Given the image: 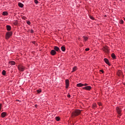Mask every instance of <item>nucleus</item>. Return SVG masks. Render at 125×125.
<instances>
[{"mask_svg": "<svg viewBox=\"0 0 125 125\" xmlns=\"http://www.w3.org/2000/svg\"><path fill=\"white\" fill-rule=\"evenodd\" d=\"M6 112H2L1 114V117L2 118H5V117H6Z\"/></svg>", "mask_w": 125, "mask_h": 125, "instance_id": "nucleus-13", "label": "nucleus"}, {"mask_svg": "<svg viewBox=\"0 0 125 125\" xmlns=\"http://www.w3.org/2000/svg\"><path fill=\"white\" fill-rule=\"evenodd\" d=\"M116 112L117 113V114H118V118H120V117L122 116V108H121V107L118 106L116 107Z\"/></svg>", "mask_w": 125, "mask_h": 125, "instance_id": "nucleus-3", "label": "nucleus"}, {"mask_svg": "<svg viewBox=\"0 0 125 125\" xmlns=\"http://www.w3.org/2000/svg\"><path fill=\"white\" fill-rule=\"evenodd\" d=\"M55 120H56V121H57V122H59V121H60V117H56Z\"/></svg>", "mask_w": 125, "mask_h": 125, "instance_id": "nucleus-25", "label": "nucleus"}, {"mask_svg": "<svg viewBox=\"0 0 125 125\" xmlns=\"http://www.w3.org/2000/svg\"><path fill=\"white\" fill-rule=\"evenodd\" d=\"M102 49L105 54H108V53L110 52L109 51V47H108L107 46H103Z\"/></svg>", "mask_w": 125, "mask_h": 125, "instance_id": "nucleus-2", "label": "nucleus"}, {"mask_svg": "<svg viewBox=\"0 0 125 125\" xmlns=\"http://www.w3.org/2000/svg\"><path fill=\"white\" fill-rule=\"evenodd\" d=\"M98 105H99V106H102V103L101 102H98Z\"/></svg>", "mask_w": 125, "mask_h": 125, "instance_id": "nucleus-31", "label": "nucleus"}, {"mask_svg": "<svg viewBox=\"0 0 125 125\" xmlns=\"http://www.w3.org/2000/svg\"><path fill=\"white\" fill-rule=\"evenodd\" d=\"M2 15L3 16H6L7 15H8V13H7V12H6V11L3 12Z\"/></svg>", "mask_w": 125, "mask_h": 125, "instance_id": "nucleus-19", "label": "nucleus"}, {"mask_svg": "<svg viewBox=\"0 0 125 125\" xmlns=\"http://www.w3.org/2000/svg\"><path fill=\"white\" fill-rule=\"evenodd\" d=\"M6 28L8 31H10V30H11V26L10 25H6Z\"/></svg>", "mask_w": 125, "mask_h": 125, "instance_id": "nucleus-15", "label": "nucleus"}, {"mask_svg": "<svg viewBox=\"0 0 125 125\" xmlns=\"http://www.w3.org/2000/svg\"><path fill=\"white\" fill-rule=\"evenodd\" d=\"M61 50L62 51H65V50H66V48H65V46H62L61 47Z\"/></svg>", "mask_w": 125, "mask_h": 125, "instance_id": "nucleus-23", "label": "nucleus"}, {"mask_svg": "<svg viewBox=\"0 0 125 125\" xmlns=\"http://www.w3.org/2000/svg\"><path fill=\"white\" fill-rule=\"evenodd\" d=\"M111 57L113 58V59H116V55H115L114 53H112L111 54Z\"/></svg>", "mask_w": 125, "mask_h": 125, "instance_id": "nucleus-22", "label": "nucleus"}, {"mask_svg": "<svg viewBox=\"0 0 125 125\" xmlns=\"http://www.w3.org/2000/svg\"><path fill=\"white\" fill-rule=\"evenodd\" d=\"M87 85H88V84L87 83L83 84V86H87Z\"/></svg>", "mask_w": 125, "mask_h": 125, "instance_id": "nucleus-32", "label": "nucleus"}, {"mask_svg": "<svg viewBox=\"0 0 125 125\" xmlns=\"http://www.w3.org/2000/svg\"><path fill=\"white\" fill-rule=\"evenodd\" d=\"M77 69H78V68H77V66H74V67L73 68L72 72L73 73V72H75V71H77Z\"/></svg>", "mask_w": 125, "mask_h": 125, "instance_id": "nucleus-20", "label": "nucleus"}, {"mask_svg": "<svg viewBox=\"0 0 125 125\" xmlns=\"http://www.w3.org/2000/svg\"><path fill=\"white\" fill-rule=\"evenodd\" d=\"M85 51H88L89 50V48H86L85 49Z\"/></svg>", "mask_w": 125, "mask_h": 125, "instance_id": "nucleus-34", "label": "nucleus"}, {"mask_svg": "<svg viewBox=\"0 0 125 125\" xmlns=\"http://www.w3.org/2000/svg\"><path fill=\"white\" fill-rule=\"evenodd\" d=\"M34 2L36 4H38V3H39V1H38V0H34Z\"/></svg>", "mask_w": 125, "mask_h": 125, "instance_id": "nucleus-27", "label": "nucleus"}, {"mask_svg": "<svg viewBox=\"0 0 125 125\" xmlns=\"http://www.w3.org/2000/svg\"><path fill=\"white\" fill-rule=\"evenodd\" d=\"M18 5H19V6L20 7H21V8L24 7V4H23V3H21V2H20V3H18Z\"/></svg>", "mask_w": 125, "mask_h": 125, "instance_id": "nucleus-18", "label": "nucleus"}, {"mask_svg": "<svg viewBox=\"0 0 125 125\" xmlns=\"http://www.w3.org/2000/svg\"><path fill=\"white\" fill-rule=\"evenodd\" d=\"M89 18L92 20H94V18L92 16H89Z\"/></svg>", "mask_w": 125, "mask_h": 125, "instance_id": "nucleus-26", "label": "nucleus"}, {"mask_svg": "<svg viewBox=\"0 0 125 125\" xmlns=\"http://www.w3.org/2000/svg\"><path fill=\"white\" fill-rule=\"evenodd\" d=\"M100 71L101 72V73H102V74H104V71L103 70H100Z\"/></svg>", "mask_w": 125, "mask_h": 125, "instance_id": "nucleus-35", "label": "nucleus"}, {"mask_svg": "<svg viewBox=\"0 0 125 125\" xmlns=\"http://www.w3.org/2000/svg\"><path fill=\"white\" fill-rule=\"evenodd\" d=\"M13 23L15 26H17V25H18V21H13Z\"/></svg>", "mask_w": 125, "mask_h": 125, "instance_id": "nucleus-17", "label": "nucleus"}, {"mask_svg": "<svg viewBox=\"0 0 125 125\" xmlns=\"http://www.w3.org/2000/svg\"><path fill=\"white\" fill-rule=\"evenodd\" d=\"M120 24H124V21L123 20H121L120 21Z\"/></svg>", "mask_w": 125, "mask_h": 125, "instance_id": "nucleus-28", "label": "nucleus"}, {"mask_svg": "<svg viewBox=\"0 0 125 125\" xmlns=\"http://www.w3.org/2000/svg\"><path fill=\"white\" fill-rule=\"evenodd\" d=\"M1 111V104H0V112Z\"/></svg>", "mask_w": 125, "mask_h": 125, "instance_id": "nucleus-37", "label": "nucleus"}, {"mask_svg": "<svg viewBox=\"0 0 125 125\" xmlns=\"http://www.w3.org/2000/svg\"><path fill=\"white\" fill-rule=\"evenodd\" d=\"M11 36H12V32L10 31L7 32L5 34L6 40H8V39H9Z\"/></svg>", "mask_w": 125, "mask_h": 125, "instance_id": "nucleus-5", "label": "nucleus"}, {"mask_svg": "<svg viewBox=\"0 0 125 125\" xmlns=\"http://www.w3.org/2000/svg\"><path fill=\"white\" fill-rule=\"evenodd\" d=\"M28 33H31V30L29 29L28 31H27Z\"/></svg>", "mask_w": 125, "mask_h": 125, "instance_id": "nucleus-40", "label": "nucleus"}, {"mask_svg": "<svg viewBox=\"0 0 125 125\" xmlns=\"http://www.w3.org/2000/svg\"><path fill=\"white\" fill-rule=\"evenodd\" d=\"M83 89L85 90H88V91L91 90V86H86L85 87H83Z\"/></svg>", "mask_w": 125, "mask_h": 125, "instance_id": "nucleus-6", "label": "nucleus"}, {"mask_svg": "<svg viewBox=\"0 0 125 125\" xmlns=\"http://www.w3.org/2000/svg\"><path fill=\"white\" fill-rule=\"evenodd\" d=\"M124 21H125V18H124Z\"/></svg>", "mask_w": 125, "mask_h": 125, "instance_id": "nucleus-43", "label": "nucleus"}, {"mask_svg": "<svg viewBox=\"0 0 125 125\" xmlns=\"http://www.w3.org/2000/svg\"><path fill=\"white\" fill-rule=\"evenodd\" d=\"M26 23H27V24H28V25H31V21H26Z\"/></svg>", "mask_w": 125, "mask_h": 125, "instance_id": "nucleus-29", "label": "nucleus"}, {"mask_svg": "<svg viewBox=\"0 0 125 125\" xmlns=\"http://www.w3.org/2000/svg\"><path fill=\"white\" fill-rule=\"evenodd\" d=\"M81 110L76 109L73 111L72 113V117H77L81 114Z\"/></svg>", "mask_w": 125, "mask_h": 125, "instance_id": "nucleus-1", "label": "nucleus"}, {"mask_svg": "<svg viewBox=\"0 0 125 125\" xmlns=\"http://www.w3.org/2000/svg\"><path fill=\"white\" fill-rule=\"evenodd\" d=\"M76 86L77 87H82L83 86V84L82 83H79L77 84Z\"/></svg>", "mask_w": 125, "mask_h": 125, "instance_id": "nucleus-10", "label": "nucleus"}, {"mask_svg": "<svg viewBox=\"0 0 125 125\" xmlns=\"http://www.w3.org/2000/svg\"><path fill=\"white\" fill-rule=\"evenodd\" d=\"M104 61L105 63H106V64H107V65H110V63L109 62V60H108L107 58H104Z\"/></svg>", "mask_w": 125, "mask_h": 125, "instance_id": "nucleus-11", "label": "nucleus"}, {"mask_svg": "<svg viewBox=\"0 0 125 125\" xmlns=\"http://www.w3.org/2000/svg\"><path fill=\"white\" fill-rule=\"evenodd\" d=\"M2 75H3V76H5V75H6V71H5V70H3L2 71Z\"/></svg>", "mask_w": 125, "mask_h": 125, "instance_id": "nucleus-24", "label": "nucleus"}, {"mask_svg": "<svg viewBox=\"0 0 125 125\" xmlns=\"http://www.w3.org/2000/svg\"><path fill=\"white\" fill-rule=\"evenodd\" d=\"M67 97H68V98H70L71 97V95H67Z\"/></svg>", "mask_w": 125, "mask_h": 125, "instance_id": "nucleus-38", "label": "nucleus"}, {"mask_svg": "<svg viewBox=\"0 0 125 125\" xmlns=\"http://www.w3.org/2000/svg\"><path fill=\"white\" fill-rule=\"evenodd\" d=\"M54 49L55 51H57L58 52H59V51H60V49L57 46L54 47Z\"/></svg>", "mask_w": 125, "mask_h": 125, "instance_id": "nucleus-8", "label": "nucleus"}, {"mask_svg": "<svg viewBox=\"0 0 125 125\" xmlns=\"http://www.w3.org/2000/svg\"><path fill=\"white\" fill-rule=\"evenodd\" d=\"M56 51L54 50H52L50 52V54L52 55V56H54L56 54Z\"/></svg>", "mask_w": 125, "mask_h": 125, "instance_id": "nucleus-9", "label": "nucleus"}, {"mask_svg": "<svg viewBox=\"0 0 125 125\" xmlns=\"http://www.w3.org/2000/svg\"><path fill=\"white\" fill-rule=\"evenodd\" d=\"M25 68V67L22 65V64H19L18 65V69L20 72H24Z\"/></svg>", "mask_w": 125, "mask_h": 125, "instance_id": "nucleus-4", "label": "nucleus"}, {"mask_svg": "<svg viewBox=\"0 0 125 125\" xmlns=\"http://www.w3.org/2000/svg\"><path fill=\"white\" fill-rule=\"evenodd\" d=\"M9 64H11V65H15V62L13 61H11L9 62Z\"/></svg>", "mask_w": 125, "mask_h": 125, "instance_id": "nucleus-16", "label": "nucleus"}, {"mask_svg": "<svg viewBox=\"0 0 125 125\" xmlns=\"http://www.w3.org/2000/svg\"><path fill=\"white\" fill-rule=\"evenodd\" d=\"M17 101H19V100H17Z\"/></svg>", "mask_w": 125, "mask_h": 125, "instance_id": "nucleus-44", "label": "nucleus"}, {"mask_svg": "<svg viewBox=\"0 0 125 125\" xmlns=\"http://www.w3.org/2000/svg\"><path fill=\"white\" fill-rule=\"evenodd\" d=\"M22 19H23V20H26V18H25V17H23Z\"/></svg>", "mask_w": 125, "mask_h": 125, "instance_id": "nucleus-39", "label": "nucleus"}, {"mask_svg": "<svg viewBox=\"0 0 125 125\" xmlns=\"http://www.w3.org/2000/svg\"><path fill=\"white\" fill-rule=\"evenodd\" d=\"M35 108H37V107H38V104H35Z\"/></svg>", "mask_w": 125, "mask_h": 125, "instance_id": "nucleus-41", "label": "nucleus"}, {"mask_svg": "<svg viewBox=\"0 0 125 125\" xmlns=\"http://www.w3.org/2000/svg\"><path fill=\"white\" fill-rule=\"evenodd\" d=\"M37 92H38V93H41V92H42V90L41 89L37 90Z\"/></svg>", "mask_w": 125, "mask_h": 125, "instance_id": "nucleus-30", "label": "nucleus"}, {"mask_svg": "<svg viewBox=\"0 0 125 125\" xmlns=\"http://www.w3.org/2000/svg\"><path fill=\"white\" fill-rule=\"evenodd\" d=\"M117 75L119 77H120V76H121V75H122V71L121 70H119L118 72H117Z\"/></svg>", "mask_w": 125, "mask_h": 125, "instance_id": "nucleus-21", "label": "nucleus"}, {"mask_svg": "<svg viewBox=\"0 0 125 125\" xmlns=\"http://www.w3.org/2000/svg\"><path fill=\"white\" fill-rule=\"evenodd\" d=\"M83 38L84 40L83 42H86V41H87V40H88V37H87L86 36H83Z\"/></svg>", "mask_w": 125, "mask_h": 125, "instance_id": "nucleus-12", "label": "nucleus"}, {"mask_svg": "<svg viewBox=\"0 0 125 125\" xmlns=\"http://www.w3.org/2000/svg\"><path fill=\"white\" fill-rule=\"evenodd\" d=\"M97 107V104H96V103H94L92 104V108H93V109H95Z\"/></svg>", "mask_w": 125, "mask_h": 125, "instance_id": "nucleus-14", "label": "nucleus"}, {"mask_svg": "<svg viewBox=\"0 0 125 125\" xmlns=\"http://www.w3.org/2000/svg\"><path fill=\"white\" fill-rule=\"evenodd\" d=\"M70 84V81L69 80H65V88H68L69 87V85Z\"/></svg>", "mask_w": 125, "mask_h": 125, "instance_id": "nucleus-7", "label": "nucleus"}, {"mask_svg": "<svg viewBox=\"0 0 125 125\" xmlns=\"http://www.w3.org/2000/svg\"><path fill=\"white\" fill-rule=\"evenodd\" d=\"M120 0V1H122V0Z\"/></svg>", "mask_w": 125, "mask_h": 125, "instance_id": "nucleus-42", "label": "nucleus"}, {"mask_svg": "<svg viewBox=\"0 0 125 125\" xmlns=\"http://www.w3.org/2000/svg\"><path fill=\"white\" fill-rule=\"evenodd\" d=\"M105 17H106V15L105 16Z\"/></svg>", "mask_w": 125, "mask_h": 125, "instance_id": "nucleus-45", "label": "nucleus"}, {"mask_svg": "<svg viewBox=\"0 0 125 125\" xmlns=\"http://www.w3.org/2000/svg\"><path fill=\"white\" fill-rule=\"evenodd\" d=\"M30 33L33 34L34 33V30L33 29L30 30Z\"/></svg>", "mask_w": 125, "mask_h": 125, "instance_id": "nucleus-33", "label": "nucleus"}, {"mask_svg": "<svg viewBox=\"0 0 125 125\" xmlns=\"http://www.w3.org/2000/svg\"><path fill=\"white\" fill-rule=\"evenodd\" d=\"M32 42L33 44H36V41H33Z\"/></svg>", "mask_w": 125, "mask_h": 125, "instance_id": "nucleus-36", "label": "nucleus"}]
</instances>
